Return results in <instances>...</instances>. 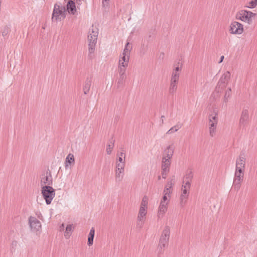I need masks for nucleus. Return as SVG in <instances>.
I'll use <instances>...</instances> for the list:
<instances>
[{"mask_svg": "<svg viewBox=\"0 0 257 257\" xmlns=\"http://www.w3.org/2000/svg\"><path fill=\"white\" fill-rule=\"evenodd\" d=\"M179 77H171L170 83L178 84Z\"/></svg>", "mask_w": 257, "mask_h": 257, "instance_id": "obj_37", "label": "nucleus"}, {"mask_svg": "<svg viewBox=\"0 0 257 257\" xmlns=\"http://www.w3.org/2000/svg\"><path fill=\"white\" fill-rule=\"evenodd\" d=\"M224 56H221V57H220V60H219V61L218 62V63H221V62L223 61V59H224Z\"/></svg>", "mask_w": 257, "mask_h": 257, "instance_id": "obj_50", "label": "nucleus"}, {"mask_svg": "<svg viewBox=\"0 0 257 257\" xmlns=\"http://www.w3.org/2000/svg\"><path fill=\"white\" fill-rule=\"evenodd\" d=\"M230 74L228 71L224 73L220 77L216 88L218 87L219 88H221V89H223L226 87V85L230 79Z\"/></svg>", "mask_w": 257, "mask_h": 257, "instance_id": "obj_12", "label": "nucleus"}, {"mask_svg": "<svg viewBox=\"0 0 257 257\" xmlns=\"http://www.w3.org/2000/svg\"><path fill=\"white\" fill-rule=\"evenodd\" d=\"M41 193L47 205L50 204L55 196V189L48 185L42 187Z\"/></svg>", "mask_w": 257, "mask_h": 257, "instance_id": "obj_4", "label": "nucleus"}, {"mask_svg": "<svg viewBox=\"0 0 257 257\" xmlns=\"http://www.w3.org/2000/svg\"><path fill=\"white\" fill-rule=\"evenodd\" d=\"M231 89L230 88H228L225 91L223 101L224 102H227L229 98L230 97L231 95Z\"/></svg>", "mask_w": 257, "mask_h": 257, "instance_id": "obj_30", "label": "nucleus"}, {"mask_svg": "<svg viewBox=\"0 0 257 257\" xmlns=\"http://www.w3.org/2000/svg\"><path fill=\"white\" fill-rule=\"evenodd\" d=\"M171 77H180V74L179 72L173 70Z\"/></svg>", "mask_w": 257, "mask_h": 257, "instance_id": "obj_45", "label": "nucleus"}, {"mask_svg": "<svg viewBox=\"0 0 257 257\" xmlns=\"http://www.w3.org/2000/svg\"><path fill=\"white\" fill-rule=\"evenodd\" d=\"M131 50V48H130V43L128 42H127L125 46V48L123 50V52H125L126 53H127V52H128V53H130Z\"/></svg>", "mask_w": 257, "mask_h": 257, "instance_id": "obj_40", "label": "nucleus"}, {"mask_svg": "<svg viewBox=\"0 0 257 257\" xmlns=\"http://www.w3.org/2000/svg\"><path fill=\"white\" fill-rule=\"evenodd\" d=\"M118 161L119 162L118 163H123V164H125V159L123 158H123L122 157H118Z\"/></svg>", "mask_w": 257, "mask_h": 257, "instance_id": "obj_46", "label": "nucleus"}, {"mask_svg": "<svg viewBox=\"0 0 257 257\" xmlns=\"http://www.w3.org/2000/svg\"><path fill=\"white\" fill-rule=\"evenodd\" d=\"M218 113V110L217 107L215 105H213L211 108L210 114L217 115Z\"/></svg>", "mask_w": 257, "mask_h": 257, "instance_id": "obj_34", "label": "nucleus"}, {"mask_svg": "<svg viewBox=\"0 0 257 257\" xmlns=\"http://www.w3.org/2000/svg\"><path fill=\"white\" fill-rule=\"evenodd\" d=\"M148 203V198L147 196H144L142 200L140 207H143L145 209H147V206Z\"/></svg>", "mask_w": 257, "mask_h": 257, "instance_id": "obj_29", "label": "nucleus"}, {"mask_svg": "<svg viewBox=\"0 0 257 257\" xmlns=\"http://www.w3.org/2000/svg\"><path fill=\"white\" fill-rule=\"evenodd\" d=\"M170 165L171 160H169L168 159H166L165 158H162L161 166L162 170H165V171L166 170L170 171Z\"/></svg>", "mask_w": 257, "mask_h": 257, "instance_id": "obj_23", "label": "nucleus"}, {"mask_svg": "<svg viewBox=\"0 0 257 257\" xmlns=\"http://www.w3.org/2000/svg\"><path fill=\"white\" fill-rule=\"evenodd\" d=\"M190 185L184 184L182 185V193L180 196V204L181 206H183L186 202V199L188 196V190L190 189Z\"/></svg>", "mask_w": 257, "mask_h": 257, "instance_id": "obj_13", "label": "nucleus"}, {"mask_svg": "<svg viewBox=\"0 0 257 257\" xmlns=\"http://www.w3.org/2000/svg\"><path fill=\"white\" fill-rule=\"evenodd\" d=\"M245 158L243 155L240 154L236 161L235 170L244 171Z\"/></svg>", "mask_w": 257, "mask_h": 257, "instance_id": "obj_14", "label": "nucleus"}, {"mask_svg": "<svg viewBox=\"0 0 257 257\" xmlns=\"http://www.w3.org/2000/svg\"><path fill=\"white\" fill-rule=\"evenodd\" d=\"M98 34V31L97 30H95L93 27L92 29L89 30L88 35V51L89 57H91L90 55L94 52L95 45L97 40Z\"/></svg>", "mask_w": 257, "mask_h": 257, "instance_id": "obj_2", "label": "nucleus"}, {"mask_svg": "<svg viewBox=\"0 0 257 257\" xmlns=\"http://www.w3.org/2000/svg\"><path fill=\"white\" fill-rule=\"evenodd\" d=\"M209 128L210 135L213 137L216 131V126L218 122L217 115L210 114L208 116Z\"/></svg>", "mask_w": 257, "mask_h": 257, "instance_id": "obj_8", "label": "nucleus"}, {"mask_svg": "<svg viewBox=\"0 0 257 257\" xmlns=\"http://www.w3.org/2000/svg\"><path fill=\"white\" fill-rule=\"evenodd\" d=\"M193 177V173L191 169H188L184 176L183 184L190 185V182Z\"/></svg>", "mask_w": 257, "mask_h": 257, "instance_id": "obj_18", "label": "nucleus"}, {"mask_svg": "<svg viewBox=\"0 0 257 257\" xmlns=\"http://www.w3.org/2000/svg\"><path fill=\"white\" fill-rule=\"evenodd\" d=\"M229 31L232 34H241L243 32V26L238 22H232L230 25Z\"/></svg>", "mask_w": 257, "mask_h": 257, "instance_id": "obj_10", "label": "nucleus"}, {"mask_svg": "<svg viewBox=\"0 0 257 257\" xmlns=\"http://www.w3.org/2000/svg\"><path fill=\"white\" fill-rule=\"evenodd\" d=\"M244 177V171L235 170L233 182V188L238 191L240 188V184Z\"/></svg>", "mask_w": 257, "mask_h": 257, "instance_id": "obj_7", "label": "nucleus"}, {"mask_svg": "<svg viewBox=\"0 0 257 257\" xmlns=\"http://www.w3.org/2000/svg\"><path fill=\"white\" fill-rule=\"evenodd\" d=\"M95 234V229L94 227H92L88 236L87 244L88 246H91L93 243V239Z\"/></svg>", "mask_w": 257, "mask_h": 257, "instance_id": "obj_24", "label": "nucleus"}, {"mask_svg": "<svg viewBox=\"0 0 257 257\" xmlns=\"http://www.w3.org/2000/svg\"><path fill=\"white\" fill-rule=\"evenodd\" d=\"M179 129V127L177 125L173 126L167 132V134H171L174 132H177Z\"/></svg>", "mask_w": 257, "mask_h": 257, "instance_id": "obj_36", "label": "nucleus"}, {"mask_svg": "<svg viewBox=\"0 0 257 257\" xmlns=\"http://www.w3.org/2000/svg\"><path fill=\"white\" fill-rule=\"evenodd\" d=\"M124 171V170L121 171L119 169L115 170V180L116 182H120L122 180Z\"/></svg>", "mask_w": 257, "mask_h": 257, "instance_id": "obj_25", "label": "nucleus"}, {"mask_svg": "<svg viewBox=\"0 0 257 257\" xmlns=\"http://www.w3.org/2000/svg\"><path fill=\"white\" fill-rule=\"evenodd\" d=\"M169 171L166 170L165 171V170H162V176L163 179H166L167 177V174L169 173Z\"/></svg>", "mask_w": 257, "mask_h": 257, "instance_id": "obj_43", "label": "nucleus"}, {"mask_svg": "<svg viewBox=\"0 0 257 257\" xmlns=\"http://www.w3.org/2000/svg\"><path fill=\"white\" fill-rule=\"evenodd\" d=\"M29 222L31 229L33 230L38 231L41 227L40 221L35 217L30 216L29 219Z\"/></svg>", "mask_w": 257, "mask_h": 257, "instance_id": "obj_15", "label": "nucleus"}, {"mask_svg": "<svg viewBox=\"0 0 257 257\" xmlns=\"http://www.w3.org/2000/svg\"><path fill=\"white\" fill-rule=\"evenodd\" d=\"M0 4H2V0H0Z\"/></svg>", "mask_w": 257, "mask_h": 257, "instance_id": "obj_53", "label": "nucleus"}, {"mask_svg": "<svg viewBox=\"0 0 257 257\" xmlns=\"http://www.w3.org/2000/svg\"><path fill=\"white\" fill-rule=\"evenodd\" d=\"M257 6V0H251L249 3V5L246 6L247 8L249 9H253Z\"/></svg>", "mask_w": 257, "mask_h": 257, "instance_id": "obj_32", "label": "nucleus"}, {"mask_svg": "<svg viewBox=\"0 0 257 257\" xmlns=\"http://www.w3.org/2000/svg\"><path fill=\"white\" fill-rule=\"evenodd\" d=\"M164 115H162V116H161V118H162V123H163V122H163V119H164Z\"/></svg>", "mask_w": 257, "mask_h": 257, "instance_id": "obj_51", "label": "nucleus"}, {"mask_svg": "<svg viewBox=\"0 0 257 257\" xmlns=\"http://www.w3.org/2000/svg\"><path fill=\"white\" fill-rule=\"evenodd\" d=\"M147 213V209L143 208V207H140L138 217H137V227L138 228H142Z\"/></svg>", "mask_w": 257, "mask_h": 257, "instance_id": "obj_11", "label": "nucleus"}, {"mask_svg": "<svg viewBox=\"0 0 257 257\" xmlns=\"http://www.w3.org/2000/svg\"><path fill=\"white\" fill-rule=\"evenodd\" d=\"M64 223H62L61 224V225L60 226V231H63L64 230Z\"/></svg>", "mask_w": 257, "mask_h": 257, "instance_id": "obj_49", "label": "nucleus"}, {"mask_svg": "<svg viewBox=\"0 0 257 257\" xmlns=\"http://www.w3.org/2000/svg\"><path fill=\"white\" fill-rule=\"evenodd\" d=\"M168 195L164 194V195L163 196V198H162V199L161 201V202H163L164 203H168V204L169 200L168 199Z\"/></svg>", "mask_w": 257, "mask_h": 257, "instance_id": "obj_42", "label": "nucleus"}, {"mask_svg": "<svg viewBox=\"0 0 257 257\" xmlns=\"http://www.w3.org/2000/svg\"><path fill=\"white\" fill-rule=\"evenodd\" d=\"M117 156L118 157H121L122 158L123 157L124 159H125V154L123 152H121L120 153H117Z\"/></svg>", "mask_w": 257, "mask_h": 257, "instance_id": "obj_47", "label": "nucleus"}, {"mask_svg": "<svg viewBox=\"0 0 257 257\" xmlns=\"http://www.w3.org/2000/svg\"><path fill=\"white\" fill-rule=\"evenodd\" d=\"M158 180H160L161 179V176H159L158 177Z\"/></svg>", "mask_w": 257, "mask_h": 257, "instance_id": "obj_52", "label": "nucleus"}, {"mask_svg": "<svg viewBox=\"0 0 257 257\" xmlns=\"http://www.w3.org/2000/svg\"><path fill=\"white\" fill-rule=\"evenodd\" d=\"M168 203H164L160 202L159 210L158 213V216L159 218L162 217L167 210Z\"/></svg>", "mask_w": 257, "mask_h": 257, "instance_id": "obj_21", "label": "nucleus"}, {"mask_svg": "<svg viewBox=\"0 0 257 257\" xmlns=\"http://www.w3.org/2000/svg\"><path fill=\"white\" fill-rule=\"evenodd\" d=\"M126 78V75H119V78L118 79V82H117V86L122 85L123 83V81Z\"/></svg>", "mask_w": 257, "mask_h": 257, "instance_id": "obj_35", "label": "nucleus"}, {"mask_svg": "<svg viewBox=\"0 0 257 257\" xmlns=\"http://www.w3.org/2000/svg\"><path fill=\"white\" fill-rule=\"evenodd\" d=\"M181 68L180 67H179V65L175 67V68L173 69V70H174L175 71H176L177 72H179V71H181Z\"/></svg>", "mask_w": 257, "mask_h": 257, "instance_id": "obj_48", "label": "nucleus"}, {"mask_svg": "<svg viewBox=\"0 0 257 257\" xmlns=\"http://www.w3.org/2000/svg\"><path fill=\"white\" fill-rule=\"evenodd\" d=\"M65 8H60V6L56 4L53 11L52 20L58 22L61 20V18L64 19L65 18Z\"/></svg>", "mask_w": 257, "mask_h": 257, "instance_id": "obj_5", "label": "nucleus"}, {"mask_svg": "<svg viewBox=\"0 0 257 257\" xmlns=\"http://www.w3.org/2000/svg\"><path fill=\"white\" fill-rule=\"evenodd\" d=\"M91 82H92V78L91 77H87L84 83L83 87V90L84 92V93L85 94H87L88 93L89 91L91 85Z\"/></svg>", "mask_w": 257, "mask_h": 257, "instance_id": "obj_20", "label": "nucleus"}, {"mask_svg": "<svg viewBox=\"0 0 257 257\" xmlns=\"http://www.w3.org/2000/svg\"><path fill=\"white\" fill-rule=\"evenodd\" d=\"M72 230V225L68 224L67 225L64 232V236L66 238H68L71 235V232Z\"/></svg>", "mask_w": 257, "mask_h": 257, "instance_id": "obj_26", "label": "nucleus"}, {"mask_svg": "<svg viewBox=\"0 0 257 257\" xmlns=\"http://www.w3.org/2000/svg\"><path fill=\"white\" fill-rule=\"evenodd\" d=\"M53 184V179L50 171L48 169L44 172L41 175V187L44 186H51Z\"/></svg>", "mask_w": 257, "mask_h": 257, "instance_id": "obj_6", "label": "nucleus"}, {"mask_svg": "<svg viewBox=\"0 0 257 257\" xmlns=\"http://www.w3.org/2000/svg\"><path fill=\"white\" fill-rule=\"evenodd\" d=\"M109 144L107 145L106 152L108 155H110L111 153L112 150L114 147V140H110Z\"/></svg>", "mask_w": 257, "mask_h": 257, "instance_id": "obj_28", "label": "nucleus"}, {"mask_svg": "<svg viewBox=\"0 0 257 257\" xmlns=\"http://www.w3.org/2000/svg\"><path fill=\"white\" fill-rule=\"evenodd\" d=\"M177 85L170 83L169 88V92L170 94L173 95L175 93L177 89Z\"/></svg>", "mask_w": 257, "mask_h": 257, "instance_id": "obj_27", "label": "nucleus"}, {"mask_svg": "<svg viewBox=\"0 0 257 257\" xmlns=\"http://www.w3.org/2000/svg\"><path fill=\"white\" fill-rule=\"evenodd\" d=\"M130 53L127 52H123L122 54V56H120L121 58L122 59V62H121V60H119V64H121V66H128V63L130 59Z\"/></svg>", "mask_w": 257, "mask_h": 257, "instance_id": "obj_19", "label": "nucleus"}, {"mask_svg": "<svg viewBox=\"0 0 257 257\" xmlns=\"http://www.w3.org/2000/svg\"><path fill=\"white\" fill-rule=\"evenodd\" d=\"M249 122V111L248 107H244L241 113L239 120V125L243 127H245Z\"/></svg>", "mask_w": 257, "mask_h": 257, "instance_id": "obj_9", "label": "nucleus"}, {"mask_svg": "<svg viewBox=\"0 0 257 257\" xmlns=\"http://www.w3.org/2000/svg\"><path fill=\"white\" fill-rule=\"evenodd\" d=\"M124 166H125V164H123V163H116V169H120V170H124Z\"/></svg>", "mask_w": 257, "mask_h": 257, "instance_id": "obj_38", "label": "nucleus"}, {"mask_svg": "<svg viewBox=\"0 0 257 257\" xmlns=\"http://www.w3.org/2000/svg\"><path fill=\"white\" fill-rule=\"evenodd\" d=\"M256 15V14L253 13L250 11L242 10L236 13L235 18L236 20L246 22L250 25L252 23V18Z\"/></svg>", "mask_w": 257, "mask_h": 257, "instance_id": "obj_3", "label": "nucleus"}, {"mask_svg": "<svg viewBox=\"0 0 257 257\" xmlns=\"http://www.w3.org/2000/svg\"><path fill=\"white\" fill-rule=\"evenodd\" d=\"M9 32V28L8 27H5L3 30L2 33V35L3 36H6Z\"/></svg>", "mask_w": 257, "mask_h": 257, "instance_id": "obj_44", "label": "nucleus"}, {"mask_svg": "<svg viewBox=\"0 0 257 257\" xmlns=\"http://www.w3.org/2000/svg\"><path fill=\"white\" fill-rule=\"evenodd\" d=\"M170 235V228L168 226H165L160 236L158 249L159 253H162L164 249L168 246Z\"/></svg>", "mask_w": 257, "mask_h": 257, "instance_id": "obj_1", "label": "nucleus"}, {"mask_svg": "<svg viewBox=\"0 0 257 257\" xmlns=\"http://www.w3.org/2000/svg\"><path fill=\"white\" fill-rule=\"evenodd\" d=\"M75 163V159L73 154L69 153L66 157L65 162V167L67 169L69 165L74 164Z\"/></svg>", "mask_w": 257, "mask_h": 257, "instance_id": "obj_22", "label": "nucleus"}, {"mask_svg": "<svg viewBox=\"0 0 257 257\" xmlns=\"http://www.w3.org/2000/svg\"><path fill=\"white\" fill-rule=\"evenodd\" d=\"M171 189H169L167 187H165L163 191V193L165 195H168L169 197H170V194L172 193V191L170 190Z\"/></svg>", "mask_w": 257, "mask_h": 257, "instance_id": "obj_39", "label": "nucleus"}, {"mask_svg": "<svg viewBox=\"0 0 257 257\" xmlns=\"http://www.w3.org/2000/svg\"><path fill=\"white\" fill-rule=\"evenodd\" d=\"M127 66H121V64H119V66H118V69H119V70H118V72H119V75H125V70H126V67Z\"/></svg>", "mask_w": 257, "mask_h": 257, "instance_id": "obj_31", "label": "nucleus"}, {"mask_svg": "<svg viewBox=\"0 0 257 257\" xmlns=\"http://www.w3.org/2000/svg\"><path fill=\"white\" fill-rule=\"evenodd\" d=\"M174 148L172 146L170 145L165 150L162 158L171 160L174 154Z\"/></svg>", "mask_w": 257, "mask_h": 257, "instance_id": "obj_17", "label": "nucleus"}, {"mask_svg": "<svg viewBox=\"0 0 257 257\" xmlns=\"http://www.w3.org/2000/svg\"><path fill=\"white\" fill-rule=\"evenodd\" d=\"M175 183V180L174 179H171L169 180L166 185L165 187L169 188L171 189L174 185Z\"/></svg>", "mask_w": 257, "mask_h": 257, "instance_id": "obj_33", "label": "nucleus"}, {"mask_svg": "<svg viewBox=\"0 0 257 257\" xmlns=\"http://www.w3.org/2000/svg\"><path fill=\"white\" fill-rule=\"evenodd\" d=\"M102 7L104 9L108 8L109 6V1H103L102 0Z\"/></svg>", "mask_w": 257, "mask_h": 257, "instance_id": "obj_41", "label": "nucleus"}, {"mask_svg": "<svg viewBox=\"0 0 257 257\" xmlns=\"http://www.w3.org/2000/svg\"><path fill=\"white\" fill-rule=\"evenodd\" d=\"M67 10L69 14L72 15H77V6L73 0H68L66 5Z\"/></svg>", "mask_w": 257, "mask_h": 257, "instance_id": "obj_16", "label": "nucleus"}]
</instances>
